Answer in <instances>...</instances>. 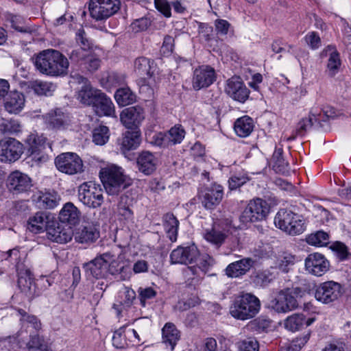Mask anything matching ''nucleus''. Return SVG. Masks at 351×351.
<instances>
[{
  "label": "nucleus",
  "instance_id": "35",
  "mask_svg": "<svg viewBox=\"0 0 351 351\" xmlns=\"http://www.w3.org/2000/svg\"><path fill=\"white\" fill-rule=\"evenodd\" d=\"M26 142L29 145V150L31 152L30 157L36 164L47 161V156L42 152L41 148L43 146L38 145L34 134L29 135Z\"/></svg>",
  "mask_w": 351,
  "mask_h": 351
},
{
  "label": "nucleus",
  "instance_id": "58",
  "mask_svg": "<svg viewBox=\"0 0 351 351\" xmlns=\"http://www.w3.org/2000/svg\"><path fill=\"white\" fill-rule=\"evenodd\" d=\"M240 351H259V344L254 337H248L239 343Z\"/></svg>",
  "mask_w": 351,
  "mask_h": 351
},
{
  "label": "nucleus",
  "instance_id": "55",
  "mask_svg": "<svg viewBox=\"0 0 351 351\" xmlns=\"http://www.w3.org/2000/svg\"><path fill=\"white\" fill-rule=\"evenodd\" d=\"M249 180L248 177L244 173H237L232 175L228 180L229 188L230 190H234Z\"/></svg>",
  "mask_w": 351,
  "mask_h": 351
},
{
  "label": "nucleus",
  "instance_id": "49",
  "mask_svg": "<svg viewBox=\"0 0 351 351\" xmlns=\"http://www.w3.org/2000/svg\"><path fill=\"white\" fill-rule=\"evenodd\" d=\"M306 242L312 245L325 246L329 243V235L322 230L317 231L307 237Z\"/></svg>",
  "mask_w": 351,
  "mask_h": 351
},
{
  "label": "nucleus",
  "instance_id": "46",
  "mask_svg": "<svg viewBox=\"0 0 351 351\" xmlns=\"http://www.w3.org/2000/svg\"><path fill=\"white\" fill-rule=\"evenodd\" d=\"M305 322V317L302 314L295 313L289 316L284 322L285 328L290 331L299 330Z\"/></svg>",
  "mask_w": 351,
  "mask_h": 351
},
{
  "label": "nucleus",
  "instance_id": "34",
  "mask_svg": "<svg viewBox=\"0 0 351 351\" xmlns=\"http://www.w3.org/2000/svg\"><path fill=\"white\" fill-rule=\"evenodd\" d=\"M99 237V232L97 228L88 225L79 230L75 234V239L80 243H91L95 242Z\"/></svg>",
  "mask_w": 351,
  "mask_h": 351
},
{
  "label": "nucleus",
  "instance_id": "50",
  "mask_svg": "<svg viewBox=\"0 0 351 351\" xmlns=\"http://www.w3.org/2000/svg\"><path fill=\"white\" fill-rule=\"evenodd\" d=\"M274 278V274L269 270L258 271L253 276L252 281L256 286L265 287L267 286Z\"/></svg>",
  "mask_w": 351,
  "mask_h": 351
},
{
  "label": "nucleus",
  "instance_id": "30",
  "mask_svg": "<svg viewBox=\"0 0 351 351\" xmlns=\"http://www.w3.org/2000/svg\"><path fill=\"white\" fill-rule=\"evenodd\" d=\"M81 213L71 202L66 203L59 213V220L64 223L75 226L80 221Z\"/></svg>",
  "mask_w": 351,
  "mask_h": 351
},
{
  "label": "nucleus",
  "instance_id": "20",
  "mask_svg": "<svg viewBox=\"0 0 351 351\" xmlns=\"http://www.w3.org/2000/svg\"><path fill=\"white\" fill-rule=\"evenodd\" d=\"M84 268L88 277L92 276L97 279L106 278L108 274V269L104 253L84 264Z\"/></svg>",
  "mask_w": 351,
  "mask_h": 351
},
{
  "label": "nucleus",
  "instance_id": "24",
  "mask_svg": "<svg viewBox=\"0 0 351 351\" xmlns=\"http://www.w3.org/2000/svg\"><path fill=\"white\" fill-rule=\"evenodd\" d=\"M8 186L9 190L13 193H23L31 188V179L26 174L16 171L8 176Z\"/></svg>",
  "mask_w": 351,
  "mask_h": 351
},
{
  "label": "nucleus",
  "instance_id": "45",
  "mask_svg": "<svg viewBox=\"0 0 351 351\" xmlns=\"http://www.w3.org/2000/svg\"><path fill=\"white\" fill-rule=\"evenodd\" d=\"M130 202H131V199L128 196L122 195L118 204V215L126 221H132L133 219V212L130 208Z\"/></svg>",
  "mask_w": 351,
  "mask_h": 351
},
{
  "label": "nucleus",
  "instance_id": "26",
  "mask_svg": "<svg viewBox=\"0 0 351 351\" xmlns=\"http://www.w3.org/2000/svg\"><path fill=\"white\" fill-rule=\"evenodd\" d=\"M136 163L139 171L149 176L156 171L158 165V158L152 152L143 151L139 153Z\"/></svg>",
  "mask_w": 351,
  "mask_h": 351
},
{
  "label": "nucleus",
  "instance_id": "2",
  "mask_svg": "<svg viewBox=\"0 0 351 351\" xmlns=\"http://www.w3.org/2000/svg\"><path fill=\"white\" fill-rule=\"evenodd\" d=\"M260 308L261 302L256 295L242 292L234 298L230 313L235 319L247 320L254 317Z\"/></svg>",
  "mask_w": 351,
  "mask_h": 351
},
{
  "label": "nucleus",
  "instance_id": "18",
  "mask_svg": "<svg viewBox=\"0 0 351 351\" xmlns=\"http://www.w3.org/2000/svg\"><path fill=\"white\" fill-rule=\"evenodd\" d=\"M104 258L106 260L108 274L118 276L122 280L130 278L132 274L130 267L117 261L114 254L111 252H106L104 253Z\"/></svg>",
  "mask_w": 351,
  "mask_h": 351
},
{
  "label": "nucleus",
  "instance_id": "42",
  "mask_svg": "<svg viewBox=\"0 0 351 351\" xmlns=\"http://www.w3.org/2000/svg\"><path fill=\"white\" fill-rule=\"evenodd\" d=\"M226 234L214 226L211 229L206 230L204 234V239L217 247H220L226 239Z\"/></svg>",
  "mask_w": 351,
  "mask_h": 351
},
{
  "label": "nucleus",
  "instance_id": "32",
  "mask_svg": "<svg viewBox=\"0 0 351 351\" xmlns=\"http://www.w3.org/2000/svg\"><path fill=\"white\" fill-rule=\"evenodd\" d=\"M179 223V221L172 213H166L162 217L164 230L171 242L177 241Z\"/></svg>",
  "mask_w": 351,
  "mask_h": 351
},
{
  "label": "nucleus",
  "instance_id": "41",
  "mask_svg": "<svg viewBox=\"0 0 351 351\" xmlns=\"http://www.w3.org/2000/svg\"><path fill=\"white\" fill-rule=\"evenodd\" d=\"M195 263L196 266L189 267L188 269L193 275H198V269L204 274H206L210 267L215 264V260L207 254H199L197 261Z\"/></svg>",
  "mask_w": 351,
  "mask_h": 351
},
{
  "label": "nucleus",
  "instance_id": "1",
  "mask_svg": "<svg viewBox=\"0 0 351 351\" xmlns=\"http://www.w3.org/2000/svg\"><path fill=\"white\" fill-rule=\"evenodd\" d=\"M34 65L43 74L61 76L67 74L69 62L59 51L50 49L40 51L35 57Z\"/></svg>",
  "mask_w": 351,
  "mask_h": 351
},
{
  "label": "nucleus",
  "instance_id": "39",
  "mask_svg": "<svg viewBox=\"0 0 351 351\" xmlns=\"http://www.w3.org/2000/svg\"><path fill=\"white\" fill-rule=\"evenodd\" d=\"M162 339L166 345H169L173 350L180 338V332L176 326L172 323H167L162 330Z\"/></svg>",
  "mask_w": 351,
  "mask_h": 351
},
{
  "label": "nucleus",
  "instance_id": "56",
  "mask_svg": "<svg viewBox=\"0 0 351 351\" xmlns=\"http://www.w3.org/2000/svg\"><path fill=\"white\" fill-rule=\"evenodd\" d=\"M271 321L265 317H258L253 321L250 322V326L251 328L258 332L267 330L270 328Z\"/></svg>",
  "mask_w": 351,
  "mask_h": 351
},
{
  "label": "nucleus",
  "instance_id": "64",
  "mask_svg": "<svg viewBox=\"0 0 351 351\" xmlns=\"http://www.w3.org/2000/svg\"><path fill=\"white\" fill-rule=\"evenodd\" d=\"M295 256L290 254H285L284 256L280 258L278 263V267L284 272H287L289 267L293 265L295 263Z\"/></svg>",
  "mask_w": 351,
  "mask_h": 351
},
{
  "label": "nucleus",
  "instance_id": "44",
  "mask_svg": "<svg viewBox=\"0 0 351 351\" xmlns=\"http://www.w3.org/2000/svg\"><path fill=\"white\" fill-rule=\"evenodd\" d=\"M19 313L21 315L20 320L23 326L32 328L36 332H39L41 330L42 324L36 316L29 315L23 309H19Z\"/></svg>",
  "mask_w": 351,
  "mask_h": 351
},
{
  "label": "nucleus",
  "instance_id": "38",
  "mask_svg": "<svg viewBox=\"0 0 351 351\" xmlns=\"http://www.w3.org/2000/svg\"><path fill=\"white\" fill-rule=\"evenodd\" d=\"M271 162L274 170L278 173L282 175H288L290 173V167L287 162L282 157V149L280 148L276 149L274 151Z\"/></svg>",
  "mask_w": 351,
  "mask_h": 351
},
{
  "label": "nucleus",
  "instance_id": "7",
  "mask_svg": "<svg viewBox=\"0 0 351 351\" xmlns=\"http://www.w3.org/2000/svg\"><path fill=\"white\" fill-rule=\"evenodd\" d=\"M79 200L90 208H98L104 202L103 191L99 184L88 182L82 184L78 189Z\"/></svg>",
  "mask_w": 351,
  "mask_h": 351
},
{
  "label": "nucleus",
  "instance_id": "21",
  "mask_svg": "<svg viewBox=\"0 0 351 351\" xmlns=\"http://www.w3.org/2000/svg\"><path fill=\"white\" fill-rule=\"evenodd\" d=\"M43 117L47 127L53 130H64L70 123L69 115L59 108L49 111Z\"/></svg>",
  "mask_w": 351,
  "mask_h": 351
},
{
  "label": "nucleus",
  "instance_id": "59",
  "mask_svg": "<svg viewBox=\"0 0 351 351\" xmlns=\"http://www.w3.org/2000/svg\"><path fill=\"white\" fill-rule=\"evenodd\" d=\"M90 53L88 49L80 47L72 50L69 54V58L75 62H82L84 64Z\"/></svg>",
  "mask_w": 351,
  "mask_h": 351
},
{
  "label": "nucleus",
  "instance_id": "43",
  "mask_svg": "<svg viewBox=\"0 0 351 351\" xmlns=\"http://www.w3.org/2000/svg\"><path fill=\"white\" fill-rule=\"evenodd\" d=\"M114 98L121 106L130 105L136 101L135 94L128 87L119 88L114 94Z\"/></svg>",
  "mask_w": 351,
  "mask_h": 351
},
{
  "label": "nucleus",
  "instance_id": "4",
  "mask_svg": "<svg viewBox=\"0 0 351 351\" xmlns=\"http://www.w3.org/2000/svg\"><path fill=\"white\" fill-rule=\"evenodd\" d=\"M304 293L299 287L288 288L281 290L275 298L269 302V307L278 313H287L296 309L298 298Z\"/></svg>",
  "mask_w": 351,
  "mask_h": 351
},
{
  "label": "nucleus",
  "instance_id": "8",
  "mask_svg": "<svg viewBox=\"0 0 351 351\" xmlns=\"http://www.w3.org/2000/svg\"><path fill=\"white\" fill-rule=\"evenodd\" d=\"M121 8L120 0H90L88 9L96 21L106 19L116 14Z\"/></svg>",
  "mask_w": 351,
  "mask_h": 351
},
{
  "label": "nucleus",
  "instance_id": "51",
  "mask_svg": "<svg viewBox=\"0 0 351 351\" xmlns=\"http://www.w3.org/2000/svg\"><path fill=\"white\" fill-rule=\"evenodd\" d=\"M29 87L38 95H47L53 89V84L41 80L30 82Z\"/></svg>",
  "mask_w": 351,
  "mask_h": 351
},
{
  "label": "nucleus",
  "instance_id": "9",
  "mask_svg": "<svg viewBox=\"0 0 351 351\" xmlns=\"http://www.w3.org/2000/svg\"><path fill=\"white\" fill-rule=\"evenodd\" d=\"M56 168L68 175H75L83 171V162L80 157L73 152H66L58 155L55 159Z\"/></svg>",
  "mask_w": 351,
  "mask_h": 351
},
{
  "label": "nucleus",
  "instance_id": "15",
  "mask_svg": "<svg viewBox=\"0 0 351 351\" xmlns=\"http://www.w3.org/2000/svg\"><path fill=\"white\" fill-rule=\"evenodd\" d=\"M73 77L79 84H82V87L77 92V99L85 105H93L97 98V95L101 91L94 88L90 85L88 79L80 75H75Z\"/></svg>",
  "mask_w": 351,
  "mask_h": 351
},
{
  "label": "nucleus",
  "instance_id": "48",
  "mask_svg": "<svg viewBox=\"0 0 351 351\" xmlns=\"http://www.w3.org/2000/svg\"><path fill=\"white\" fill-rule=\"evenodd\" d=\"M169 146L180 143L185 136V131L181 125H175L165 133Z\"/></svg>",
  "mask_w": 351,
  "mask_h": 351
},
{
  "label": "nucleus",
  "instance_id": "14",
  "mask_svg": "<svg viewBox=\"0 0 351 351\" xmlns=\"http://www.w3.org/2000/svg\"><path fill=\"white\" fill-rule=\"evenodd\" d=\"M216 75L213 68L203 65L195 69L192 85L195 90L207 88L215 80Z\"/></svg>",
  "mask_w": 351,
  "mask_h": 351
},
{
  "label": "nucleus",
  "instance_id": "25",
  "mask_svg": "<svg viewBox=\"0 0 351 351\" xmlns=\"http://www.w3.org/2000/svg\"><path fill=\"white\" fill-rule=\"evenodd\" d=\"M53 220L45 212H37L33 216L29 217L27 221V229L32 233L38 234L47 232L48 227Z\"/></svg>",
  "mask_w": 351,
  "mask_h": 351
},
{
  "label": "nucleus",
  "instance_id": "54",
  "mask_svg": "<svg viewBox=\"0 0 351 351\" xmlns=\"http://www.w3.org/2000/svg\"><path fill=\"white\" fill-rule=\"evenodd\" d=\"M125 327L123 326L115 330L112 336V345L117 349H124L128 343L124 335Z\"/></svg>",
  "mask_w": 351,
  "mask_h": 351
},
{
  "label": "nucleus",
  "instance_id": "5",
  "mask_svg": "<svg viewBox=\"0 0 351 351\" xmlns=\"http://www.w3.org/2000/svg\"><path fill=\"white\" fill-rule=\"evenodd\" d=\"M275 226L290 235L302 234L305 230L303 217L291 210L280 209L274 218Z\"/></svg>",
  "mask_w": 351,
  "mask_h": 351
},
{
  "label": "nucleus",
  "instance_id": "52",
  "mask_svg": "<svg viewBox=\"0 0 351 351\" xmlns=\"http://www.w3.org/2000/svg\"><path fill=\"white\" fill-rule=\"evenodd\" d=\"M109 138L108 128L101 125L96 128L93 133V141L98 145H103L107 143Z\"/></svg>",
  "mask_w": 351,
  "mask_h": 351
},
{
  "label": "nucleus",
  "instance_id": "23",
  "mask_svg": "<svg viewBox=\"0 0 351 351\" xmlns=\"http://www.w3.org/2000/svg\"><path fill=\"white\" fill-rule=\"evenodd\" d=\"M143 119V110L140 106L127 108L120 114V120L121 123L128 129L137 127Z\"/></svg>",
  "mask_w": 351,
  "mask_h": 351
},
{
  "label": "nucleus",
  "instance_id": "6",
  "mask_svg": "<svg viewBox=\"0 0 351 351\" xmlns=\"http://www.w3.org/2000/svg\"><path fill=\"white\" fill-rule=\"evenodd\" d=\"M270 210L269 204L261 198L250 200L241 215L243 223L257 222L265 220Z\"/></svg>",
  "mask_w": 351,
  "mask_h": 351
},
{
  "label": "nucleus",
  "instance_id": "61",
  "mask_svg": "<svg viewBox=\"0 0 351 351\" xmlns=\"http://www.w3.org/2000/svg\"><path fill=\"white\" fill-rule=\"evenodd\" d=\"M310 338V333L297 337L293 339L289 347V351H300L308 342Z\"/></svg>",
  "mask_w": 351,
  "mask_h": 351
},
{
  "label": "nucleus",
  "instance_id": "47",
  "mask_svg": "<svg viewBox=\"0 0 351 351\" xmlns=\"http://www.w3.org/2000/svg\"><path fill=\"white\" fill-rule=\"evenodd\" d=\"M27 346L29 350L32 351H51L43 337L38 334L30 333V339Z\"/></svg>",
  "mask_w": 351,
  "mask_h": 351
},
{
  "label": "nucleus",
  "instance_id": "37",
  "mask_svg": "<svg viewBox=\"0 0 351 351\" xmlns=\"http://www.w3.org/2000/svg\"><path fill=\"white\" fill-rule=\"evenodd\" d=\"M60 200V197L59 195L54 191L40 192L37 198V202L39 204V206L48 209H51L57 206Z\"/></svg>",
  "mask_w": 351,
  "mask_h": 351
},
{
  "label": "nucleus",
  "instance_id": "12",
  "mask_svg": "<svg viewBox=\"0 0 351 351\" xmlns=\"http://www.w3.org/2000/svg\"><path fill=\"white\" fill-rule=\"evenodd\" d=\"M199 256V251L195 245H180L171 252L170 262L171 264H193L197 261Z\"/></svg>",
  "mask_w": 351,
  "mask_h": 351
},
{
  "label": "nucleus",
  "instance_id": "31",
  "mask_svg": "<svg viewBox=\"0 0 351 351\" xmlns=\"http://www.w3.org/2000/svg\"><path fill=\"white\" fill-rule=\"evenodd\" d=\"M134 71L144 79L152 77L155 71L154 61L145 57L136 58L134 62Z\"/></svg>",
  "mask_w": 351,
  "mask_h": 351
},
{
  "label": "nucleus",
  "instance_id": "13",
  "mask_svg": "<svg viewBox=\"0 0 351 351\" xmlns=\"http://www.w3.org/2000/svg\"><path fill=\"white\" fill-rule=\"evenodd\" d=\"M341 294V286L339 283L327 281L317 287L315 298L324 304H328L337 300Z\"/></svg>",
  "mask_w": 351,
  "mask_h": 351
},
{
  "label": "nucleus",
  "instance_id": "27",
  "mask_svg": "<svg viewBox=\"0 0 351 351\" xmlns=\"http://www.w3.org/2000/svg\"><path fill=\"white\" fill-rule=\"evenodd\" d=\"M223 196V187L214 184L205 190L202 200V205L207 209H213L219 204Z\"/></svg>",
  "mask_w": 351,
  "mask_h": 351
},
{
  "label": "nucleus",
  "instance_id": "36",
  "mask_svg": "<svg viewBox=\"0 0 351 351\" xmlns=\"http://www.w3.org/2000/svg\"><path fill=\"white\" fill-rule=\"evenodd\" d=\"M254 128V123L252 118L244 116L236 120L234 124L235 133L240 137L249 136Z\"/></svg>",
  "mask_w": 351,
  "mask_h": 351
},
{
  "label": "nucleus",
  "instance_id": "62",
  "mask_svg": "<svg viewBox=\"0 0 351 351\" xmlns=\"http://www.w3.org/2000/svg\"><path fill=\"white\" fill-rule=\"evenodd\" d=\"M76 42L80 45L81 48L89 50L91 48L92 43L88 38L85 31L80 28L76 32Z\"/></svg>",
  "mask_w": 351,
  "mask_h": 351
},
{
  "label": "nucleus",
  "instance_id": "10",
  "mask_svg": "<svg viewBox=\"0 0 351 351\" xmlns=\"http://www.w3.org/2000/svg\"><path fill=\"white\" fill-rule=\"evenodd\" d=\"M23 153V145L15 138H8L0 141V160L12 162L19 160Z\"/></svg>",
  "mask_w": 351,
  "mask_h": 351
},
{
  "label": "nucleus",
  "instance_id": "3",
  "mask_svg": "<svg viewBox=\"0 0 351 351\" xmlns=\"http://www.w3.org/2000/svg\"><path fill=\"white\" fill-rule=\"evenodd\" d=\"M99 174L104 186L109 195H118L127 186L123 170L117 165H108L101 169Z\"/></svg>",
  "mask_w": 351,
  "mask_h": 351
},
{
  "label": "nucleus",
  "instance_id": "16",
  "mask_svg": "<svg viewBox=\"0 0 351 351\" xmlns=\"http://www.w3.org/2000/svg\"><path fill=\"white\" fill-rule=\"evenodd\" d=\"M330 264L325 256L319 253L310 254L305 259V268L310 274L322 276L329 269Z\"/></svg>",
  "mask_w": 351,
  "mask_h": 351
},
{
  "label": "nucleus",
  "instance_id": "63",
  "mask_svg": "<svg viewBox=\"0 0 351 351\" xmlns=\"http://www.w3.org/2000/svg\"><path fill=\"white\" fill-rule=\"evenodd\" d=\"M12 27L16 30L23 32L29 33L31 32L30 28L24 25V19L21 16H13L11 18Z\"/></svg>",
  "mask_w": 351,
  "mask_h": 351
},
{
  "label": "nucleus",
  "instance_id": "19",
  "mask_svg": "<svg viewBox=\"0 0 351 351\" xmlns=\"http://www.w3.org/2000/svg\"><path fill=\"white\" fill-rule=\"evenodd\" d=\"M25 97L24 94L18 90L8 92L3 99L4 109L10 114H17L24 108Z\"/></svg>",
  "mask_w": 351,
  "mask_h": 351
},
{
  "label": "nucleus",
  "instance_id": "22",
  "mask_svg": "<svg viewBox=\"0 0 351 351\" xmlns=\"http://www.w3.org/2000/svg\"><path fill=\"white\" fill-rule=\"evenodd\" d=\"M226 92L233 99L241 103L249 96V90L239 77H232L227 81Z\"/></svg>",
  "mask_w": 351,
  "mask_h": 351
},
{
  "label": "nucleus",
  "instance_id": "11",
  "mask_svg": "<svg viewBox=\"0 0 351 351\" xmlns=\"http://www.w3.org/2000/svg\"><path fill=\"white\" fill-rule=\"evenodd\" d=\"M16 269L18 274V286L21 292L29 299H33L38 295L36 292V286L30 270L22 263H17Z\"/></svg>",
  "mask_w": 351,
  "mask_h": 351
},
{
  "label": "nucleus",
  "instance_id": "53",
  "mask_svg": "<svg viewBox=\"0 0 351 351\" xmlns=\"http://www.w3.org/2000/svg\"><path fill=\"white\" fill-rule=\"evenodd\" d=\"M20 130L21 125L16 120L2 119L0 121V131L4 134H15Z\"/></svg>",
  "mask_w": 351,
  "mask_h": 351
},
{
  "label": "nucleus",
  "instance_id": "40",
  "mask_svg": "<svg viewBox=\"0 0 351 351\" xmlns=\"http://www.w3.org/2000/svg\"><path fill=\"white\" fill-rule=\"evenodd\" d=\"M141 143V133L139 131H128L125 133L121 142L122 151L136 149Z\"/></svg>",
  "mask_w": 351,
  "mask_h": 351
},
{
  "label": "nucleus",
  "instance_id": "33",
  "mask_svg": "<svg viewBox=\"0 0 351 351\" xmlns=\"http://www.w3.org/2000/svg\"><path fill=\"white\" fill-rule=\"evenodd\" d=\"M322 53L328 56L327 69L329 75L333 77L338 72L341 65L339 53L335 47L331 45H328Z\"/></svg>",
  "mask_w": 351,
  "mask_h": 351
},
{
  "label": "nucleus",
  "instance_id": "29",
  "mask_svg": "<svg viewBox=\"0 0 351 351\" xmlns=\"http://www.w3.org/2000/svg\"><path fill=\"white\" fill-rule=\"evenodd\" d=\"M93 107L98 116H112L114 114V106L112 101L102 92L97 95Z\"/></svg>",
  "mask_w": 351,
  "mask_h": 351
},
{
  "label": "nucleus",
  "instance_id": "28",
  "mask_svg": "<svg viewBox=\"0 0 351 351\" xmlns=\"http://www.w3.org/2000/svg\"><path fill=\"white\" fill-rule=\"evenodd\" d=\"M254 261L251 258H244L229 264L226 269L228 277L237 278L245 275L253 266Z\"/></svg>",
  "mask_w": 351,
  "mask_h": 351
},
{
  "label": "nucleus",
  "instance_id": "57",
  "mask_svg": "<svg viewBox=\"0 0 351 351\" xmlns=\"http://www.w3.org/2000/svg\"><path fill=\"white\" fill-rule=\"evenodd\" d=\"M168 139L166 134L162 132L154 133L152 135L150 134L147 137V141H149L150 143L162 147H169Z\"/></svg>",
  "mask_w": 351,
  "mask_h": 351
},
{
  "label": "nucleus",
  "instance_id": "17",
  "mask_svg": "<svg viewBox=\"0 0 351 351\" xmlns=\"http://www.w3.org/2000/svg\"><path fill=\"white\" fill-rule=\"evenodd\" d=\"M51 223L47 232L49 239L59 243H66L72 239L73 232L71 226L65 227L56 221Z\"/></svg>",
  "mask_w": 351,
  "mask_h": 351
},
{
  "label": "nucleus",
  "instance_id": "60",
  "mask_svg": "<svg viewBox=\"0 0 351 351\" xmlns=\"http://www.w3.org/2000/svg\"><path fill=\"white\" fill-rule=\"evenodd\" d=\"M322 351H350L348 345L341 340L332 341L323 348Z\"/></svg>",
  "mask_w": 351,
  "mask_h": 351
}]
</instances>
